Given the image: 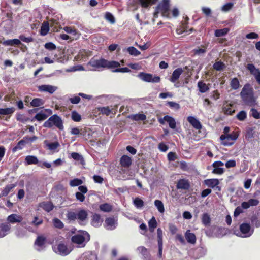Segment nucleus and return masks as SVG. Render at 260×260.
<instances>
[{"label": "nucleus", "instance_id": "1", "mask_svg": "<svg viewBox=\"0 0 260 260\" xmlns=\"http://www.w3.org/2000/svg\"><path fill=\"white\" fill-rule=\"evenodd\" d=\"M240 96L245 105L253 107L258 105L256 98L254 95L253 90L249 84L243 86L240 92Z\"/></svg>", "mask_w": 260, "mask_h": 260}, {"label": "nucleus", "instance_id": "2", "mask_svg": "<svg viewBox=\"0 0 260 260\" xmlns=\"http://www.w3.org/2000/svg\"><path fill=\"white\" fill-rule=\"evenodd\" d=\"M67 217L70 221H75L77 219L79 224H84L87 219L88 212L86 210L81 209L77 212H69Z\"/></svg>", "mask_w": 260, "mask_h": 260}, {"label": "nucleus", "instance_id": "3", "mask_svg": "<svg viewBox=\"0 0 260 260\" xmlns=\"http://www.w3.org/2000/svg\"><path fill=\"white\" fill-rule=\"evenodd\" d=\"M90 240V235L86 231H82L79 234L72 236V241L76 244L79 247H84L86 243Z\"/></svg>", "mask_w": 260, "mask_h": 260}, {"label": "nucleus", "instance_id": "4", "mask_svg": "<svg viewBox=\"0 0 260 260\" xmlns=\"http://www.w3.org/2000/svg\"><path fill=\"white\" fill-rule=\"evenodd\" d=\"M53 126H55L59 130H63L64 128L61 118L56 114L51 116L43 124L44 127L51 128Z\"/></svg>", "mask_w": 260, "mask_h": 260}, {"label": "nucleus", "instance_id": "5", "mask_svg": "<svg viewBox=\"0 0 260 260\" xmlns=\"http://www.w3.org/2000/svg\"><path fill=\"white\" fill-rule=\"evenodd\" d=\"M253 229L249 223H243L240 225L239 230L234 231V234L240 237L248 238L253 234Z\"/></svg>", "mask_w": 260, "mask_h": 260}, {"label": "nucleus", "instance_id": "6", "mask_svg": "<svg viewBox=\"0 0 260 260\" xmlns=\"http://www.w3.org/2000/svg\"><path fill=\"white\" fill-rule=\"evenodd\" d=\"M53 251L57 254L65 256L69 254L72 249L66 244L59 243L52 246Z\"/></svg>", "mask_w": 260, "mask_h": 260}, {"label": "nucleus", "instance_id": "7", "mask_svg": "<svg viewBox=\"0 0 260 260\" xmlns=\"http://www.w3.org/2000/svg\"><path fill=\"white\" fill-rule=\"evenodd\" d=\"M170 0H162L156 7L157 13H160L164 17L171 18L170 13Z\"/></svg>", "mask_w": 260, "mask_h": 260}, {"label": "nucleus", "instance_id": "8", "mask_svg": "<svg viewBox=\"0 0 260 260\" xmlns=\"http://www.w3.org/2000/svg\"><path fill=\"white\" fill-rule=\"evenodd\" d=\"M138 77L142 81L146 82L151 83H159L160 81V78L158 76H153L151 74L146 73L144 72H140L138 75Z\"/></svg>", "mask_w": 260, "mask_h": 260}, {"label": "nucleus", "instance_id": "9", "mask_svg": "<svg viewBox=\"0 0 260 260\" xmlns=\"http://www.w3.org/2000/svg\"><path fill=\"white\" fill-rule=\"evenodd\" d=\"M238 138V135L236 133L228 134L227 135H222L220 136L221 144L226 146H231Z\"/></svg>", "mask_w": 260, "mask_h": 260}, {"label": "nucleus", "instance_id": "10", "mask_svg": "<svg viewBox=\"0 0 260 260\" xmlns=\"http://www.w3.org/2000/svg\"><path fill=\"white\" fill-rule=\"evenodd\" d=\"M105 59L101 58L100 59H92L88 63V65L92 67L93 68L90 69L91 71H99L101 68H105Z\"/></svg>", "mask_w": 260, "mask_h": 260}, {"label": "nucleus", "instance_id": "11", "mask_svg": "<svg viewBox=\"0 0 260 260\" xmlns=\"http://www.w3.org/2000/svg\"><path fill=\"white\" fill-rule=\"evenodd\" d=\"M52 111L50 109H45L37 113L33 118L38 121H41L46 119L49 116L52 115Z\"/></svg>", "mask_w": 260, "mask_h": 260}, {"label": "nucleus", "instance_id": "12", "mask_svg": "<svg viewBox=\"0 0 260 260\" xmlns=\"http://www.w3.org/2000/svg\"><path fill=\"white\" fill-rule=\"evenodd\" d=\"M159 122L161 124H164L165 122H167L169 127L172 129H175L176 126V122L175 119L169 115L165 116L162 118H160L159 119Z\"/></svg>", "mask_w": 260, "mask_h": 260}, {"label": "nucleus", "instance_id": "13", "mask_svg": "<svg viewBox=\"0 0 260 260\" xmlns=\"http://www.w3.org/2000/svg\"><path fill=\"white\" fill-rule=\"evenodd\" d=\"M223 162L221 161H216L213 163L212 167L214 168L212 172L214 174L221 175L224 172L223 166Z\"/></svg>", "mask_w": 260, "mask_h": 260}, {"label": "nucleus", "instance_id": "14", "mask_svg": "<svg viewBox=\"0 0 260 260\" xmlns=\"http://www.w3.org/2000/svg\"><path fill=\"white\" fill-rule=\"evenodd\" d=\"M247 69L254 76L256 81L260 84V71L256 69L254 64L251 63L247 64Z\"/></svg>", "mask_w": 260, "mask_h": 260}, {"label": "nucleus", "instance_id": "15", "mask_svg": "<svg viewBox=\"0 0 260 260\" xmlns=\"http://www.w3.org/2000/svg\"><path fill=\"white\" fill-rule=\"evenodd\" d=\"M117 225V221L113 217H109L106 219L105 221V226L106 229L108 230H113L115 229Z\"/></svg>", "mask_w": 260, "mask_h": 260}, {"label": "nucleus", "instance_id": "16", "mask_svg": "<svg viewBox=\"0 0 260 260\" xmlns=\"http://www.w3.org/2000/svg\"><path fill=\"white\" fill-rule=\"evenodd\" d=\"M24 163L27 165H37L39 167H42L41 162H39L38 159L34 155H27L25 158Z\"/></svg>", "mask_w": 260, "mask_h": 260}, {"label": "nucleus", "instance_id": "17", "mask_svg": "<svg viewBox=\"0 0 260 260\" xmlns=\"http://www.w3.org/2000/svg\"><path fill=\"white\" fill-rule=\"evenodd\" d=\"M157 238H158V255L159 257L162 256L163 243H162V231L160 228H158L157 230Z\"/></svg>", "mask_w": 260, "mask_h": 260}, {"label": "nucleus", "instance_id": "18", "mask_svg": "<svg viewBox=\"0 0 260 260\" xmlns=\"http://www.w3.org/2000/svg\"><path fill=\"white\" fill-rule=\"evenodd\" d=\"M38 89L40 91L46 92L52 94L57 89V87L51 85H42L38 87Z\"/></svg>", "mask_w": 260, "mask_h": 260}, {"label": "nucleus", "instance_id": "19", "mask_svg": "<svg viewBox=\"0 0 260 260\" xmlns=\"http://www.w3.org/2000/svg\"><path fill=\"white\" fill-rule=\"evenodd\" d=\"M11 229V225L9 223L0 224V238H2L8 235Z\"/></svg>", "mask_w": 260, "mask_h": 260}, {"label": "nucleus", "instance_id": "20", "mask_svg": "<svg viewBox=\"0 0 260 260\" xmlns=\"http://www.w3.org/2000/svg\"><path fill=\"white\" fill-rule=\"evenodd\" d=\"M7 220L8 222V223L14 224L16 223L21 222L23 220V218L21 216L18 214H12L8 216Z\"/></svg>", "mask_w": 260, "mask_h": 260}, {"label": "nucleus", "instance_id": "21", "mask_svg": "<svg viewBox=\"0 0 260 260\" xmlns=\"http://www.w3.org/2000/svg\"><path fill=\"white\" fill-rule=\"evenodd\" d=\"M259 203V201L257 199H251L247 202H243L242 203V207L244 209H247L251 206H256Z\"/></svg>", "mask_w": 260, "mask_h": 260}, {"label": "nucleus", "instance_id": "22", "mask_svg": "<svg viewBox=\"0 0 260 260\" xmlns=\"http://www.w3.org/2000/svg\"><path fill=\"white\" fill-rule=\"evenodd\" d=\"M187 121L194 128L200 129L202 128L200 122L194 117L188 116L187 117Z\"/></svg>", "mask_w": 260, "mask_h": 260}, {"label": "nucleus", "instance_id": "23", "mask_svg": "<svg viewBox=\"0 0 260 260\" xmlns=\"http://www.w3.org/2000/svg\"><path fill=\"white\" fill-rule=\"evenodd\" d=\"M183 72V71L181 68L175 69L172 73V76L170 79V81L173 83L175 82L179 78Z\"/></svg>", "mask_w": 260, "mask_h": 260}, {"label": "nucleus", "instance_id": "24", "mask_svg": "<svg viewBox=\"0 0 260 260\" xmlns=\"http://www.w3.org/2000/svg\"><path fill=\"white\" fill-rule=\"evenodd\" d=\"M185 237L189 243L194 244L196 243V236L194 234L191 233L189 230H187L185 232Z\"/></svg>", "mask_w": 260, "mask_h": 260}, {"label": "nucleus", "instance_id": "25", "mask_svg": "<svg viewBox=\"0 0 260 260\" xmlns=\"http://www.w3.org/2000/svg\"><path fill=\"white\" fill-rule=\"evenodd\" d=\"M15 186L16 185L14 184L6 185L0 192V198L7 196Z\"/></svg>", "mask_w": 260, "mask_h": 260}, {"label": "nucleus", "instance_id": "26", "mask_svg": "<svg viewBox=\"0 0 260 260\" xmlns=\"http://www.w3.org/2000/svg\"><path fill=\"white\" fill-rule=\"evenodd\" d=\"M190 185L188 181L184 179H180L177 184V188L181 189H188Z\"/></svg>", "mask_w": 260, "mask_h": 260}, {"label": "nucleus", "instance_id": "27", "mask_svg": "<svg viewBox=\"0 0 260 260\" xmlns=\"http://www.w3.org/2000/svg\"><path fill=\"white\" fill-rule=\"evenodd\" d=\"M39 207L43 208L45 211L49 212L54 208V206L51 202H43L39 204Z\"/></svg>", "mask_w": 260, "mask_h": 260}, {"label": "nucleus", "instance_id": "28", "mask_svg": "<svg viewBox=\"0 0 260 260\" xmlns=\"http://www.w3.org/2000/svg\"><path fill=\"white\" fill-rule=\"evenodd\" d=\"M121 165L124 167H128L132 164V159L127 155H123L120 160Z\"/></svg>", "mask_w": 260, "mask_h": 260}, {"label": "nucleus", "instance_id": "29", "mask_svg": "<svg viewBox=\"0 0 260 260\" xmlns=\"http://www.w3.org/2000/svg\"><path fill=\"white\" fill-rule=\"evenodd\" d=\"M102 223V220L101 218V216L99 214H95L93 215L92 220H91V225L94 227L100 226Z\"/></svg>", "mask_w": 260, "mask_h": 260}, {"label": "nucleus", "instance_id": "30", "mask_svg": "<svg viewBox=\"0 0 260 260\" xmlns=\"http://www.w3.org/2000/svg\"><path fill=\"white\" fill-rule=\"evenodd\" d=\"M204 183L207 186L214 188L219 184V181L217 179H209L204 180Z\"/></svg>", "mask_w": 260, "mask_h": 260}, {"label": "nucleus", "instance_id": "31", "mask_svg": "<svg viewBox=\"0 0 260 260\" xmlns=\"http://www.w3.org/2000/svg\"><path fill=\"white\" fill-rule=\"evenodd\" d=\"M105 68L110 69H117L120 66V63L116 61H109L105 59Z\"/></svg>", "mask_w": 260, "mask_h": 260}, {"label": "nucleus", "instance_id": "32", "mask_svg": "<svg viewBox=\"0 0 260 260\" xmlns=\"http://www.w3.org/2000/svg\"><path fill=\"white\" fill-rule=\"evenodd\" d=\"M198 87L199 91L201 93H205L209 90L208 85L203 81H200L198 83Z\"/></svg>", "mask_w": 260, "mask_h": 260}, {"label": "nucleus", "instance_id": "33", "mask_svg": "<svg viewBox=\"0 0 260 260\" xmlns=\"http://www.w3.org/2000/svg\"><path fill=\"white\" fill-rule=\"evenodd\" d=\"M44 143L45 146L51 151L56 150L59 146V143L58 142L49 143L48 141L45 140Z\"/></svg>", "mask_w": 260, "mask_h": 260}, {"label": "nucleus", "instance_id": "34", "mask_svg": "<svg viewBox=\"0 0 260 260\" xmlns=\"http://www.w3.org/2000/svg\"><path fill=\"white\" fill-rule=\"evenodd\" d=\"M15 110L14 107L0 109V115H11Z\"/></svg>", "mask_w": 260, "mask_h": 260}, {"label": "nucleus", "instance_id": "35", "mask_svg": "<svg viewBox=\"0 0 260 260\" xmlns=\"http://www.w3.org/2000/svg\"><path fill=\"white\" fill-rule=\"evenodd\" d=\"M49 30V24L48 22H44L41 27L40 34L42 36L46 35Z\"/></svg>", "mask_w": 260, "mask_h": 260}, {"label": "nucleus", "instance_id": "36", "mask_svg": "<svg viewBox=\"0 0 260 260\" xmlns=\"http://www.w3.org/2000/svg\"><path fill=\"white\" fill-rule=\"evenodd\" d=\"M3 45L6 46H14L18 45L21 44L20 40L17 39H14L12 40H7L3 43Z\"/></svg>", "mask_w": 260, "mask_h": 260}, {"label": "nucleus", "instance_id": "37", "mask_svg": "<svg viewBox=\"0 0 260 260\" xmlns=\"http://www.w3.org/2000/svg\"><path fill=\"white\" fill-rule=\"evenodd\" d=\"M45 103V101L40 98H35L30 102V104L32 107H39Z\"/></svg>", "mask_w": 260, "mask_h": 260}, {"label": "nucleus", "instance_id": "38", "mask_svg": "<svg viewBox=\"0 0 260 260\" xmlns=\"http://www.w3.org/2000/svg\"><path fill=\"white\" fill-rule=\"evenodd\" d=\"M141 6L143 8H148L155 4L157 0H139Z\"/></svg>", "mask_w": 260, "mask_h": 260}, {"label": "nucleus", "instance_id": "39", "mask_svg": "<svg viewBox=\"0 0 260 260\" xmlns=\"http://www.w3.org/2000/svg\"><path fill=\"white\" fill-rule=\"evenodd\" d=\"M129 117L135 121H144L146 119V116L144 114H136L132 115Z\"/></svg>", "mask_w": 260, "mask_h": 260}, {"label": "nucleus", "instance_id": "40", "mask_svg": "<svg viewBox=\"0 0 260 260\" xmlns=\"http://www.w3.org/2000/svg\"><path fill=\"white\" fill-rule=\"evenodd\" d=\"M223 111L225 114L232 115L234 112L235 110L233 108L232 105L226 104L223 106Z\"/></svg>", "mask_w": 260, "mask_h": 260}, {"label": "nucleus", "instance_id": "41", "mask_svg": "<svg viewBox=\"0 0 260 260\" xmlns=\"http://www.w3.org/2000/svg\"><path fill=\"white\" fill-rule=\"evenodd\" d=\"M114 109L112 108L111 109L109 107H100L99 108V111L103 114H105L107 116H108L110 114V113L113 112V110Z\"/></svg>", "mask_w": 260, "mask_h": 260}, {"label": "nucleus", "instance_id": "42", "mask_svg": "<svg viewBox=\"0 0 260 260\" xmlns=\"http://www.w3.org/2000/svg\"><path fill=\"white\" fill-rule=\"evenodd\" d=\"M154 205L157 208L158 211L160 213H164L165 212V208L163 203L159 200H156L154 201Z\"/></svg>", "mask_w": 260, "mask_h": 260}, {"label": "nucleus", "instance_id": "43", "mask_svg": "<svg viewBox=\"0 0 260 260\" xmlns=\"http://www.w3.org/2000/svg\"><path fill=\"white\" fill-rule=\"evenodd\" d=\"M230 86L232 89L237 90L240 87V83L239 80L237 78L232 79L230 82Z\"/></svg>", "mask_w": 260, "mask_h": 260}, {"label": "nucleus", "instance_id": "44", "mask_svg": "<svg viewBox=\"0 0 260 260\" xmlns=\"http://www.w3.org/2000/svg\"><path fill=\"white\" fill-rule=\"evenodd\" d=\"M25 140L22 139L18 142L17 145L12 148V152H15L18 150L22 149L25 145Z\"/></svg>", "mask_w": 260, "mask_h": 260}, {"label": "nucleus", "instance_id": "45", "mask_svg": "<svg viewBox=\"0 0 260 260\" xmlns=\"http://www.w3.org/2000/svg\"><path fill=\"white\" fill-rule=\"evenodd\" d=\"M229 29L228 28L217 29L215 31V36L217 37L224 36L229 32Z\"/></svg>", "mask_w": 260, "mask_h": 260}, {"label": "nucleus", "instance_id": "46", "mask_svg": "<svg viewBox=\"0 0 260 260\" xmlns=\"http://www.w3.org/2000/svg\"><path fill=\"white\" fill-rule=\"evenodd\" d=\"M127 52L131 55L137 56L140 54V52L134 47H129L126 49Z\"/></svg>", "mask_w": 260, "mask_h": 260}, {"label": "nucleus", "instance_id": "47", "mask_svg": "<svg viewBox=\"0 0 260 260\" xmlns=\"http://www.w3.org/2000/svg\"><path fill=\"white\" fill-rule=\"evenodd\" d=\"M148 225L149 230L151 232H153L155 228L157 226V222L155 218L153 217L149 221Z\"/></svg>", "mask_w": 260, "mask_h": 260}, {"label": "nucleus", "instance_id": "48", "mask_svg": "<svg viewBox=\"0 0 260 260\" xmlns=\"http://www.w3.org/2000/svg\"><path fill=\"white\" fill-rule=\"evenodd\" d=\"M83 183V181L78 178H75L70 180L69 184L71 187L79 186Z\"/></svg>", "mask_w": 260, "mask_h": 260}, {"label": "nucleus", "instance_id": "49", "mask_svg": "<svg viewBox=\"0 0 260 260\" xmlns=\"http://www.w3.org/2000/svg\"><path fill=\"white\" fill-rule=\"evenodd\" d=\"M202 221L205 226L209 225L211 222L210 215L208 213H204L202 215Z\"/></svg>", "mask_w": 260, "mask_h": 260}, {"label": "nucleus", "instance_id": "50", "mask_svg": "<svg viewBox=\"0 0 260 260\" xmlns=\"http://www.w3.org/2000/svg\"><path fill=\"white\" fill-rule=\"evenodd\" d=\"M133 203L135 207L138 209L142 208L144 206V202L142 200L139 198H135Z\"/></svg>", "mask_w": 260, "mask_h": 260}, {"label": "nucleus", "instance_id": "51", "mask_svg": "<svg viewBox=\"0 0 260 260\" xmlns=\"http://www.w3.org/2000/svg\"><path fill=\"white\" fill-rule=\"evenodd\" d=\"M99 208L101 211L106 212H109L112 210L111 206L108 203L100 205Z\"/></svg>", "mask_w": 260, "mask_h": 260}, {"label": "nucleus", "instance_id": "52", "mask_svg": "<svg viewBox=\"0 0 260 260\" xmlns=\"http://www.w3.org/2000/svg\"><path fill=\"white\" fill-rule=\"evenodd\" d=\"M236 117L240 121H244L247 117V113L245 111H241L237 114Z\"/></svg>", "mask_w": 260, "mask_h": 260}, {"label": "nucleus", "instance_id": "53", "mask_svg": "<svg viewBox=\"0 0 260 260\" xmlns=\"http://www.w3.org/2000/svg\"><path fill=\"white\" fill-rule=\"evenodd\" d=\"M224 66V64L221 61L216 62L213 65V68L219 71L222 70Z\"/></svg>", "mask_w": 260, "mask_h": 260}, {"label": "nucleus", "instance_id": "54", "mask_svg": "<svg viewBox=\"0 0 260 260\" xmlns=\"http://www.w3.org/2000/svg\"><path fill=\"white\" fill-rule=\"evenodd\" d=\"M71 117L72 120L75 122H79L81 119V115L75 111L72 112Z\"/></svg>", "mask_w": 260, "mask_h": 260}, {"label": "nucleus", "instance_id": "55", "mask_svg": "<svg viewBox=\"0 0 260 260\" xmlns=\"http://www.w3.org/2000/svg\"><path fill=\"white\" fill-rule=\"evenodd\" d=\"M53 223L54 226L55 228H57L58 229H62L64 226V224L62 223V222L58 218L53 219Z\"/></svg>", "mask_w": 260, "mask_h": 260}, {"label": "nucleus", "instance_id": "56", "mask_svg": "<svg viewBox=\"0 0 260 260\" xmlns=\"http://www.w3.org/2000/svg\"><path fill=\"white\" fill-rule=\"evenodd\" d=\"M45 238L43 236H39L35 241V244L41 247L45 244Z\"/></svg>", "mask_w": 260, "mask_h": 260}, {"label": "nucleus", "instance_id": "57", "mask_svg": "<svg viewBox=\"0 0 260 260\" xmlns=\"http://www.w3.org/2000/svg\"><path fill=\"white\" fill-rule=\"evenodd\" d=\"M250 115L255 119H260V113L254 108H251L250 110Z\"/></svg>", "mask_w": 260, "mask_h": 260}, {"label": "nucleus", "instance_id": "58", "mask_svg": "<svg viewBox=\"0 0 260 260\" xmlns=\"http://www.w3.org/2000/svg\"><path fill=\"white\" fill-rule=\"evenodd\" d=\"M105 18L107 20L109 21L111 23L113 24L115 23V20L113 15L110 12H106L105 14Z\"/></svg>", "mask_w": 260, "mask_h": 260}, {"label": "nucleus", "instance_id": "59", "mask_svg": "<svg viewBox=\"0 0 260 260\" xmlns=\"http://www.w3.org/2000/svg\"><path fill=\"white\" fill-rule=\"evenodd\" d=\"M233 3H228L222 7L221 10L222 11L228 12L233 8Z\"/></svg>", "mask_w": 260, "mask_h": 260}, {"label": "nucleus", "instance_id": "60", "mask_svg": "<svg viewBox=\"0 0 260 260\" xmlns=\"http://www.w3.org/2000/svg\"><path fill=\"white\" fill-rule=\"evenodd\" d=\"M113 72H120V73H128L131 72V70L127 67H123L121 68H117L113 70Z\"/></svg>", "mask_w": 260, "mask_h": 260}, {"label": "nucleus", "instance_id": "61", "mask_svg": "<svg viewBox=\"0 0 260 260\" xmlns=\"http://www.w3.org/2000/svg\"><path fill=\"white\" fill-rule=\"evenodd\" d=\"M63 30L68 34H71L74 35H76L77 34V31L75 29L71 27H64L63 28Z\"/></svg>", "mask_w": 260, "mask_h": 260}, {"label": "nucleus", "instance_id": "62", "mask_svg": "<svg viewBox=\"0 0 260 260\" xmlns=\"http://www.w3.org/2000/svg\"><path fill=\"white\" fill-rule=\"evenodd\" d=\"M167 105L171 108L175 109L176 110H178L180 108V105L179 104L174 102H168Z\"/></svg>", "mask_w": 260, "mask_h": 260}, {"label": "nucleus", "instance_id": "63", "mask_svg": "<svg viewBox=\"0 0 260 260\" xmlns=\"http://www.w3.org/2000/svg\"><path fill=\"white\" fill-rule=\"evenodd\" d=\"M96 257L92 254H86L82 257L83 260H96Z\"/></svg>", "mask_w": 260, "mask_h": 260}, {"label": "nucleus", "instance_id": "64", "mask_svg": "<svg viewBox=\"0 0 260 260\" xmlns=\"http://www.w3.org/2000/svg\"><path fill=\"white\" fill-rule=\"evenodd\" d=\"M158 148L159 150L161 152H166L168 149V146L164 143H160L159 144Z\"/></svg>", "mask_w": 260, "mask_h": 260}]
</instances>
